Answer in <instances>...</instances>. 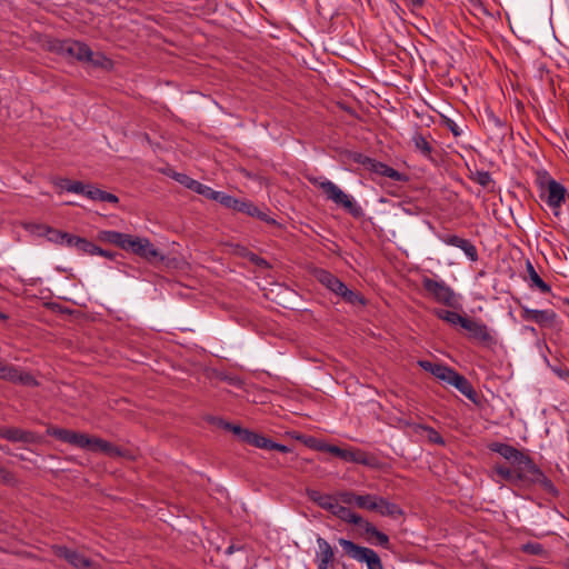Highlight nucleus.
<instances>
[{
    "instance_id": "obj_28",
    "label": "nucleus",
    "mask_w": 569,
    "mask_h": 569,
    "mask_svg": "<svg viewBox=\"0 0 569 569\" xmlns=\"http://www.w3.org/2000/svg\"><path fill=\"white\" fill-rule=\"evenodd\" d=\"M485 114L487 118V124L493 129H497V136L499 138H503L508 130L506 122L496 116L490 109H486Z\"/></svg>"
},
{
    "instance_id": "obj_49",
    "label": "nucleus",
    "mask_w": 569,
    "mask_h": 569,
    "mask_svg": "<svg viewBox=\"0 0 569 569\" xmlns=\"http://www.w3.org/2000/svg\"><path fill=\"white\" fill-rule=\"evenodd\" d=\"M445 126L451 131L455 137L461 136L462 131L459 126L450 118L443 119Z\"/></svg>"
},
{
    "instance_id": "obj_22",
    "label": "nucleus",
    "mask_w": 569,
    "mask_h": 569,
    "mask_svg": "<svg viewBox=\"0 0 569 569\" xmlns=\"http://www.w3.org/2000/svg\"><path fill=\"white\" fill-rule=\"evenodd\" d=\"M128 233H122L113 230H101L98 232V240L102 242H108L114 244L121 249L126 248V241L128 239Z\"/></svg>"
},
{
    "instance_id": "obj_20",
    "label": "nucleus",
    "mask_w": 569,
    "mask_h": 569,
    "mask_svg": "<svg viewBox=\"0 0 569 569\" xmlns=\"http://www.w3.org/2000/svg\"><path fill=\"white\" fill-rule=\"evenodd\" d=\"M333 516L339 518L340 520L356 525L358 527H362L366 520L358 513L353 512L350 508L339 505L338 501L335 503L333 509L331 511Z\"/></svg>"
},
{
    "instance_id": "obj_9",
    "label": "nucleus",
    "mask_w": 569,
    "mask_h": 569,
    "mask_svg": "<svg viewBox=\"0 0 569 569\" xmlns=\"http://www.w3.org/2000/svg\"><path fill=\"white\" fill-rule=\"evenodd\" d=\"M337 457L343 461L362 465L373 469L380 467L379 459L375 455L368 453L361 449L340 448Z\"/></svg>"
},
{
    "instance_id": "obj_11",
    "label": "nucleus",
    "mask_w": 569,
    "mask_h": 569,
    "mask_svg": "<svg viewBox=\"0 0 569 569\" xmlns=\"http://www.w3.org/2000/svg\"><path fill=\"white\" fill-rule=\"evenodd\" d=\"M318 549L315 553V563L317 569H329L333 568L336 563V555L331 545L322 537L318 536L317 539Z\"/></svg>"
},
{
    "instance_id": "obj_1",
    "label": "nucleus",
    "mask_w": 569,
    "mask_h": 569,
    "mask_svg": "<svg viewBox=\"0 0 569 569\" xmlns=\"http://www.w3.org/2000/svg\"><path fill=\"white\" fill-rule=\"evenodd\" d=\"M528 470L529 469L527 467L520 466H512V468H509L505 465H497L495 467L496 473L513 486H518L520 483L527 488L539 486L550 496H559V490L541 469H538L539 476L536 473L535 476H531Z\"/></svg>"
},
{
    "instance_id": "obj_61",
    "label": "nucleus",
    "mask_w": 569,
    "mask_h": 569,
    "mask_svg": "<svg viewBox=\"0 0 569 569\" xmlns=\"http://www.w3.org/2000/svg\"><path fill=\"white\" fill-rule=\"evenodd\" d=\"M420 366L432 373V370L436 366H438V363H433V362H430V361H420Z\"/></svg>"
},
{
    "instance_id": "obj_21",
    "label": "nucleus",
    "mask_w": 569,
    "mask_h": 569,
    "mask_svg": "<svg viewBox=\"0 0 569 569\" xmlns=\"http://www.w3.org/2000/svg\"><path fill=\"white\" fill-rule=\"evenodd\" d=\"M74 46L76 40L72 39H66V40H59L56 39L50 42L49 49L50 51L60 54L66 58H73L74 59Z\"/></svg>"
},
{
    "instance_id": "obj_25",
    "label": "nucleus",
    "mask_w": 569,
    "mask_h": 569,
    "mask_svg": "<svg viewBox=\"0 0 569 569\" xmlns=\"http://www.w3.org/2000/svg\"><path fill=\"white\" fill-rule=\"evenodd\" d=\"M307 496L312 502L317 503L320 508L329 511L330 513L337 502L332 496L323 495L318 490H308Z\"/></svg>"
},
{
    "instance_id": "obj_44",
    "label": "nucleus",
    "mask_w": 569,
    "mask_h": 569,
    "mask_svg": "<svg viewBox=\"0 0 569 569\" xmlns=\"http://www.w3.org/2000/svg\"><path fill=\"white\" fill-rule=\"evenodd\" d=\"M66 237H67V232H62V231L54 230V229H50L48 231V239L56 243L63 244Z\"/></svg>"
},
{
    "instance_id": "obj_4",
    "label": "nucleus",
    "mask_w": 569,
    "mask_h": 569,
    "mask_svg": "<svg viewBox=\"0 0 569 569\" xmlns=\"http://www.w3.org/2000/svg\"><path fill=\"white\" fill-rule=\"evenodd\" d=\"M422 288L436 302L453 309L460 307V296L445 281L423 277Z\"/></svg>"
},
{
    "instance_id": "obj_15",
    "label": "nucleus",
    "mask_w": 569,
    "mask_h": 569,
    "mask_svg": "<svg viewBox=\"0 0 569 569\" xmlns=\"http://www.w3.org/2000/svg\"><path fill=\"white\" fill-rule=\"evenodd\" d=\"M546 191H547V198H546L547 204L552 209L559 208L565 200V196L567 192L566 188L560 182L550 178L547 181Z\"/></svg>"
},
{
    "instance_id": "obj_52",
    "label": "nucleus",
    "mask_w": 569,
    "mask_h": 569,
    "mask_svg": "<svg viewBox=\"0 0 569 569\" xmlns=\"http://www.w3.org/2000/svg\"><path fill=\"white\" fill-rule=\"evenodd\" d=\"M221 380L228 382L229 385L231 386H234V387H239L242 385V381L239 377L237 376H231V375H224L221 377Z\"/></svg>"
},
{
    "instance_id": "obj_19",
    "label": "nucleus",
    "mask_w": 569,
    "mask_h": 569,
    "mask_svg": "<svg viewBox=\"0 0 569 569\" xmlns=\"http://www.w3.org/2000/svg\"><path fill=\"white\" fill-rule=\"evenodd\" d=\"M173 179L176 181H178L179 183H181L182 186L187 187L188 189L203 196L204 198L209 199L210 197V193L212 191V188H210L209 186H206L192 178H190L189 176L184 174V173H178L176 172L173 174Z\"/></svg>"
},
{
    "instance_id": "obj_26",
    "label": "nucleus",
    "mask_w": 569,
    "mask_h": 569,
    "mask_svg": "<svg viewBox=\"0 0 569 569\" xmlns=\"http://www.w3.org/2000/svg\"><path fill=\"white\" fill-rule=\"evenodd\" d=\"M526 269L528 272V278L530 280V287H537L542 293L551 292V287L541 279V277L538 274L535 267L529 260H527Z\"/></svg>"
},
{
    "instance_id": "obj_55",
    "label": "nucleus",
    "mask_w": 569,
    "mask_h": 569,
    "mask_svg": "<svg viewBox=\"0 0 569 569\" xmlns=\"http://www.w3.org/2000/svg\"><path fill=\"white\" fill-rule=\"evenodd\" d=\"M101 201L110 202V203H117V202H119V198L116 194H113V193L103 191L102 192V197H101Z\"/></svg>"
},
{
    "instance_id": "obj_57",
    "label": "nucleus",
    "mask_w": 569,
    "mask_h": 569,
    "mask_svg": "<svg viewBox=\"0 0 569 569\" xmlns=\"http://www.w3.org/2000/svg\"><path fill=\"white\" fill-rule=\"evenodd\" d=\"M257 213H258V207L252 201H249L244 214L254 217V214H257Z\"/></svg>"
},
{
    "instance_id": "obj_62",
    "label": "nucleus",
    "mask_w": 569,
    "mask_h": 569,
    "mask_svg": "<svg viewBox=\"0 0 569 569\" xmlns=\"http://www.w3.org/2000/svg\"><path fill=\"white\" fill-rule=\"evenodd\" d=\"M553 372L561 379L569 378V371L561 368H553Z\"/></svg>"
},
{
    "instance_id": "obj_58",
    "label": "nucleus",
    "mask_w": 569,
    "mask_h": 569,
    "mask_svg": "<svg viewBox=\"0 0 569 569\" xmlns=\"http://www.w3.org/2000/svg\"><path fill=\"white\" fill-rule=\"evenodd\" d=\"M450 312H451L450 310H445V309H436L435 310V315L437 316V318H439L443 321H447Z\"/></svg>"
},
{
    "instance_id": "obj_50",
    "label": "nucleus",
    "mask_w": 569,
    "mask_h": 569,
    "mask_svg": "<svg viewBox=\"0 0 569 569\" xmlns=\"http://www.w3.org/2000/svg\"><path fill=\"white\" fill-rule=\"evenodd\" d=\"M254 218L271 226L278 224L273 218H271L266 211L261 210L260 208H258V213L254 214Z\"/></svg>"
},
{
    "instance_id": "obj_51",
    "label": "nucleus",
    "mask_w": 569,
    "mask_h": 569,
    "mask_svg": "<svg viewBox=\"0 0 569 569\" xmlns=\"http://www.w3.org/2000/svg\"><path fill=\"white\" fill-rule=\"evenodd\" d=\"M267 450H277V451H280V452H283V453L291 452V449L289 447L282 445V443L274 442L271 439L269 441V446H268Z\"/></svg>"
},
{
    "instance_id": "obj_47",
    "label": "nucleus",
    "mask_w": 569,
    "mask_h": 569,
    "mask_svg": "<svg viewBox=\"0 0 569 569\" xmlns=\"http://www.w3.org/2000/svg\"><path fill=\"white\" fill-rule=\"evenodd\" d=\"M88 186L82 183L81 181H72L71 184L68 186V192L84 194Z\"/></svg>"
},
{
    "instance_id": "obj_5",
    "label": "nucleus",
    "mask_w": 569,
    "mask_h": 569,
    "mask_svg": "<svg viewBox=\"0 0 569 569\" xmlns=\"http://www.w3.org/2000/svg\"><path fill=\"white\" fill-rule=\"evenodd\" d=\"M338 542L346 556L360 563H366L368 569H383L382 561L375 550L345 538H339Z\"/></svg>"
},
{
    "instance_id": "obj_54",
    "label": "nucleus",
    "mask_w": 569,
    "mask_h": 569,
    "mask_svg": "<svg viewBox=\"0 0 569 569\" xmlns=\"http://www.w3.org/2000/svg\"><path fill=\"white\" fill-rule=\"evenodd\" d=\"M248 203H249V200H246V199H238V198H237V203L234 204L233 210H234V211H237V212L244 213V212H246V209H247Z\"/></svg>"
},
{
    "instance_id": "obj_29",
    "label": "nucleus",
    "mask_w": 569,
    "mask_h": 569,
    "mask_svg": "<svg viewBox=\"0 0 569 569\" xmlns=\"http://www.w3.org/2000/svg\"><path fill=\"white\" fill-rule=\"evenodd\" d=\"M270 438H267L258 432L248 430L244 435L242 442L260 449H268Z\"/></svg>"
},
{
    "instance_id": "obj_45",
    "label": "nucleus",
    "mask_w": 569,
    "mask_h": 569,
    "mask_svg": "<svg viewBox=\"0 0 569 569\" xmlns=\"http://www.w3.org/2000/svg\"><path fill=\"white\" fill-rule=\"evenodd\" d=\"M467 319H468V317H463L455 311H451L447 319V322L450 325H453V326L459 325L462 328L465 326V323L467 322Z\"/></svg>"
},
{
    "instance_id": "obj_34",
    "label": "nucleus",
    "mask_w": 569,
    "mask_h": 569,
    "mask_svg": "<svg viewBox=\"0 0 569 569\" xmlns=\"http://www.w3.org/2000/svg\"><path fill=\"white\" fill-rule=\"evenodd\" d=\"M378 499L379 497L376 495H360L357 498V507L365 510L375 511V509L377 508Z\"/></svg>"
},
{
    "instance_id": "obj_48",
    "label": "nucleus",
    "mask_w": 569,
    "mask_h": 569,
    "mask_svg": "<svg viewBox=\"0 0 569 569\" xmlns=\"http://www.w3.org/2000/svg\"><path fill=\"white\" fill-rule=\"evenodd\" d=\"M103 190L96 188L93 186H88L86 191V197L91 200H99L101 201Z\"/></svg>"
},
{
    "instance_id": "obj_46",
    "label": "nucleus",
    "mask_w": 569,
    "mask_h": 569,
    "mask_svg": "<svg viewBox=\"0 0 569 569\" xmlns=\"http://www.w3.org/2000/svg\"><path fill=\"white\" fill-rule=\"evenodd\" d=\"M360 495H357L352 491H343V492H340L339 498L346 505H356L357 506V498Z\"/></svg>"
},
{
    "instance_id": "obj_37",
    "label": "nucleus",
    "mask_w": 569,
    "mask_h": 569,
    "mask_svg": "<svg viewBox=\"0 0 569 569\" xmlns=\"http://www.w3.org/2000/svg\"><path fill=\"white\" fill-rule=\"evenodd\" d=\"M74 50V59L80 62H87L88 58L91 57V49L84 42L76 40Z\"/></svg>"
},
{
    "instance_id": "obj_8",
    "label": "nucleus",
    "mask_w": 569,
    "mask_h": 569,
    "mask_svg": "<svg viewBox=\"0 0 569 569\" xmlns=\"http://www.w3.org/2000/svg\"><path fill=\"white\" fill-rule=\"evenodd\" d=\"M123 250L131 251L149 262H153L156 260L162 261L164 259L161 252L148 238L133 237L129 234Z\"/></svg>"
},
{
    "instance_id": "obj_40",
    "label": "nucleus",
    "mask_w": 569,
    "mask_h": 569,
    "mask_svg": "<svg viewBox=\"0 0 569 569\" xmlns=\"http://www.w3.org/2000/svg\"><path fill=\"white\" fill-rule=\"evenodd\" d=\"M17 367L0 361V379L12 382Z\"/></svg>"
},
{
    "instance_id": "obj_13",
    "label": "nucleus",
    "mask_w": 569,
    "mask_h": 569,
    "mask_svg": "<svg viewBox=\"0 0 569 569\" xmlns=\"http://www.w3.org/2000/svg\"><path fill=\"white\" fill-rule=\"evenodd\" d=\"M440 239L446 244L461 249L471 261L478 260V250L470 240L463 239L457 234H445L441 236Z\"/></svg>"
},
{
    "instance_id": "obj_53",
    "label": "nucleus",
    "mask_w": 569,
    "mask_h": 569,
    "mask_svg": "<svg viewBox=\"0 0 569 569\" xmlns=\"http://www.w3.org/2000/svg\"><path fill=\"white\" fill-rule=\"evenodd\" d=\"M13 480V476L11 472L0 467V481L3 483H10Z\"/></svg>"
},
{
    "instance_id": "obj_63",
    "label": "nucleus",
    "mask_w": 569,
    "mask_h": 569,
    "mask_svg": "<svg viewBox=\"0 0 569 569\" xmlns=\"http://www.w3.org/2000/svg\"><path fill=\"white\" fill-rule=\"evenodd\" d=\"M71 180L69 179H60L58 182H57V186L62 189V190H66L68 191V186L71 184Z\"/></svg>"
},
{
    "instance_id": "obj_38",
    "label": "nucleus",
    "mask_w": 569,
    "mask_h": 569,
    "mask_svg": "<svg viewBox=\"0 0 569 569\" xmlns=\"http://www.w3.org/2000/svg\"><path fill=\"white\" fill-rule=\"evenodd\" d=\"M456 370L448 367V366H445V365H440L438 363V366H436L432 370V375L442 380V381H446L447 383H449L450 379H451V376L453 375Z\"/></svg>"
},
{
    "instance_id": "obj_3",
    "label": "nucleus",
    "mask_w": 569,
    "mask_h": 569,
    "mask_svg": "<svg viewBox=\"0 0 569 569\" xmlns=\"http://www.w3.org/2000/svg\"><path fill=\"white\" fill-rule=\"evenodd\" d=\"M308 180L312 186L320 188L328 200H331L336 204L341 206L353 218L360 219L365 216L362 207L355 202L351 196L343 192L332 181L323 179L321 177H310L308 178Z\"/></svg>"
},
{
    "instance_id": "obj_12",
    "label": "nucleus",
    "mask_w": 569,
    "mask_h": 569,
    "mask_svg": "<svg viewBox=\"0 0 569 569\" xmlns=\"http://www.w3.org/2000/svg\"><path fill=\"white\" fill-rule=\"evenodd\" d=\"M54 555L59 558L64 559L77 569H87L91 566V561L89 558L66 546H56Z\"/></svg>"
},
{
    "instance_id": "obj_2",
    "label": "nucleus",
    "mask_w": 569,
    "mask_h": 569,
    "mask_svg": "<svg viewBox=\"0 0 569 569\" xmlns=\"http://www.w3.org/2000/svg\"><path fill=\"white\" fill-rule=\"evenodd\" d=\"M48 433L62 442L81 449H88L93 452H103L111 457L121 456V450L117 446L101 438L90 437L87 433L64 428H52L48 430Z\"/></svg>"
},
{
    "instance_id": "obj_43",
    "label": "nucleus",
    "mask_w": 569,
    "mask_h": 569,
    "mask_svg": "<svg viewBox=\"0 0 569 569\" xmlns=\"http://www.w3.org/2000/svg\"><path fill=\"white\" fill-rule=\"evenodd\" d=\"M423 429L428 432L429 441L437 443V445H441V446L445 445V440H443L442 436L437 430H435L431 427H425Z\"/></svg>"
},
{
    "instance_id": "obj_41",
    "label": "nucleus",
    "mask_w": 569,
    "mask_h": 569,
    "mask_svg": "<svg viewBox=\"0 0 569 569\" xmlns=\"http://www.w3.org/2000/svg\"><path fill=\"white\" fill-rule=\"evenodd\" d=\"M327 442H325L323 440H320L318 438H315V437H308L306 440H305V445L307 447H309L310 449H313L316 451H320V452H323L325 451V446H326Z\"/></svg>"
},
{
    "instance_id": "obj_30",
    "label": "nucleus",
    "mask_w": 569,
    "mask_h": 569,
    "mask_svg": "<svg viewBox=\"0 0 569 569\" xmlns=\"http://www.w3.org/2000/svg\"><path fill=\"white\" fill-rule=\"evenodd\" d=\"M86 63H90L93 67L101 68L104 70H110L113 67V62L111 59L106 57L102 52H93L91 50V57L88 58Z\"/></svg>"
},
{
    "instance_id": "obj_6",
    "label": "nucleus",
    "mask_w": 569,
    "mask_h": 569,
    "mask_svg": "<svg viewBox=\"0 0 569 569\" xmlns=\"http://www.w3.org/2000/svg\"><path fill=\"white\" fill-rule=\"evenodd\" d=\"M488 448L492 452L499 453L512 466L527 467L531 476H535V473L539 476L538 469L540 468L535 463L532 458L516 447L502 442H492Z\"/></svg>"
},
{
    "instance_id": "obj_35",
    "label": "nucleus",
    "mask_w": 569,
    "mask_h": 569,
    "mask_svg": "<svg viewBox=\"0 0 569 569\" xmlns=\"http://www.w3.org/2000/svg\"><path fill=\"white\" fill-rule=\"evenodd\" d=\"M77 243H79L77 246L78 251L82 253H88L90 256L102 253V248L96 246L93 242L87 240L86 238L78 239Z\"/></svg>"
},
{
    "instance_id": "obj_32",
    "label": "nucleus",
    "mask_w": 569,
    "mask_h": 569,
    "mask_svg": "<svg viewBox=\"0 0 569 569\" xmlns=\"http://www.w3.org/2000/svg\"><path fill=\"white\" fill-rule=\"evenodd\" d=\"M209 199L214 200V201L219 202L221 206H223L224 208L232 209V210L234 208V204L237 203V198H234L230 194H227L224 192H221V191H216L213 189L210 193Z\"/></svg>"
},
{
    "instance_id": "obj_39",
    "label": "nucleus",
    "mask_w": 569,
    "mask_h": 569,
    "mask_svg": "<svg viewBox=\"0 0 569 569\" xmlns=\"http://www.w3.org/2000/svg\"><path fill=\"white\" fill-rule=\"evenodd\" d=\"M521 550L528 555L535 556H545L547 552L541 543L538 542H527L522 545Z\"/></svg>"
},
{
    "instance_id": "obj_59",
    "label": "nucleus",
    "mask_w": 569,
    "mask_h": 569,
    "mask_svg": "<svg viewBox=\"0 0 569 569\" xmlns=\"http://www.w3.org/2000/svg\"><path fill=\"white\" fill-rule=\"evenodd\" d=\"M251 261L254 262L259 267H263V268H268L269 267V263L267 262L266 259H263L261 257H258L256 254H253V257L251 258Z\"/></svg>"
},
{
    "instance_id": "obj_16",
    "label": "nucleus",
    "mask_w": 569,
    "mask_h": 569,
    "mask_svg": "<svg viewBox=\"0 0 569 569\" xmlns=\"http://www.w3.org/2000/svg\"><path fill=\"white\" fill-rule=\"evenodd\" d=\"M462 328L469 331L472 339H476L485 345H491L495 342L493 337L490 335L489 329L485 323L468 318Z\"/></svg>"
},
{
    "instance_id": "obj_60",
    "label": "nucleus",
    "mask_w": 569,
    "mask_h": 569,
    "mask_svg": "<svg viewBox=\"0 0 569 569\" xmlns=\"http://www.w3.org/2000/svg\"><path fill=\"white\" fill-rule=\"evenodd\" d=\"M339 450H340V447L335 446V445H330V443H326L323 452H329V453H331V455L337 457Z\"/></svg>"
},
{
    "instance_id": "obj_18",
    "label": "nucleus",
    "mask_w": 569,
    "mask_h": 569,
    "mask_svg": "<svg viewBox=\"0 0 569 569\" xmlns=\"http://www.w3.org/2000/svg\"><path fill=\"white\" fill-rule=\"evenodd\" d=\"M317 280L323 284L327 289L336 293L340 295V291L345 288V283L333 276L331 272L325 269H317L315 272Z\"/></svg>"
},
{
    "instance_id": "obj_56",
    "label": "nucleus",
    "mask_w": 569,
    "mask_h": 569,
    "mask_svg": "<svg viewBox=\"0 0 569 569\" xmlns=\"http://www.w3.org/2000/svg\"><path fill=\"white\" fill-rule=\"evenodd\" d=\"M78 239H81V237H77V236H72L70 233H67V237L64 238V243L67 247H74L77 248V246L79 243H77V240Z\"/></svg>"
},
{
    "instance_id": "obj_7",
    "label": "nucleus",
    "mask_w": 569,
    "mask_h": 569,
    "mask_svg": "<svg viewBox=\"0 0 569 569\" xmlns=\"http://www.w3.org/2000/svg\"><path fill=\"white\" fill-rule=\"evenodd\" d=\"M349 159L356 163L361 164L365 169L370 172L377 173L382 177H388L395 181L407 182L409 180L406 173L399 172L390 166L365 156L360 152H350Z\"/></svg>"
},
{
    "instance_id": "obj_31",
    "label": "nucleus",
    "mask_w": 569,
    "mask_h": 569,
    "mask_svg": "<svg viewBox=\"0 0 569 569\" xmlns=\"http://www.w3.org/2000/svg\"><path fill=\"white\" fill-rule=\"evenodd\" d=\"M339 297H341L343 299V301H346L347 303H350L352 306H356V305L365 306L366 305V300H365L363 296H361L357 291L349 289L347 286H345V288L340 291Z\"/></svg>"
},
{
    "instance_id": "obj_64",
    "label": "nucleus",
    "mask_w": 569,
    "mask_h": 569,
    "mask_svg": "<svg viewBox=\"0 0 569 569\" xmlns=\"http://www.w3.org/2000/svg\"><path fill=\"white\" fill-rule=\"evenodd\" d=\"M99 256H102V257H106L108 259H113L116 253L114 252H111V251H108V250H103L102 249V253H98Z\"/></svg>"
},
{
    "instance_id": "obj_42",
    "label": "nucleus",
    "mask_w": 569,
    "mask_h": 569,
    "mask_svg": "<svg viewBox=\"0 0 569 569\" xmlns=\"http://www.w3.org/2000/svg\"><path fill=\"white\" fill-rule=\"evenodd\" d=\"M473 179L483 188L489 187V184L492 182L491 176L488 171H477Z\"/></svg>"
},
{
    "instance_id": "obj_10",
    "label": "nucleus",
    "mask_w": 569,
    "mask_h": 569,
    "mask_svg": "<svg viewBox=\"0 0 569 569\" xmlns=\"http://www.w3.org/2000/svg\"><path fill=\"white\" fill-rule=\"evenodd\" d=\"M521 318L525 321H533L540 327L552 328L557 320V313L551 309L537 310L520 305Z\"/></svg>"
},
{
    "instance_id": "obj_24",
    "label": "nucleus",
    "mask_w": 569,
    "mask_h": 569,
    "mask_svg": "<svg viewBox=\"0 0 569 569\" xmlns=\"http://www.w3.org/2000/svg\"><path fill=\"white\" fill-rule=\"evenodd\" d=\"M375 511L383 517L391 518H398L403 515L402 509L397 503L390 502L382 497H379Z\"/></svg>"
},
{
    "instance_id": "obj_33",
    "label": "nucleus",
    "mask_w": 569,
    "mask_h": 569,
    "mask_svg": "<svg viewBox=\"0 0 569 569\" xmlns=\"http://www.w3.org/2000/svg\"><path fill=\"white\" fill-rule=\"evenodd\" d=\"M12 383L28 386V387H37L39 382L36 378L29 372L20 371L18 368L16 369Z\"/></svg>"
},
{
    "instance_id": "obj_14",
    "label": "nucleus",
    "mask_w": 569,
    "mask_h": 569,
    "mask_svg": "<svg viewBox=\"0 0 569 569\" xmlns=\"http://www.w3.org/2000/svg\"><path fill=\"white\" fill-rule=\"evenodd\" d=\"M0 438H3L11 442L33 443L37 440V436L32 431L22 430L16 427H2L0 428Z\"/></svg>"
},
{
    "instance_id": "obj_23",
    "label": "nucleus",
    "mask_w": 569,
    "mask_h": 569,
    "mask_svg": "<svg viewBox=\"0 0 569 569\" xmlns=\"http://www.w3.org/2000/svg\"><path fill=\"white\" fill-rule=\"evenodd\" d=\"M361 529H363L365 533L368 535V538L367 540L369 542H371V538H375L376 539V543L386 548V549H389L390 548V541H389V537L382 532V531H379L371 522H369L368 520H366V522L363 523V526L361 527Z\"/></svg>"
},
{
    "instance_id": "obj_27",
    "label": "nucleus",
    "mask_w": 569,
    "mask_h": 569,
    "mask_svg": "<svg viewBox=\"0 0 569 569\" xmlns=\"http://www.w3.org/2000/svg\"><path fill=\"white\" fill-rule=\"evenodd\" d=\"M411 141L417 151H419L423 157L431 159L433 150L432 146L421 132L416 131L411 138Z\"/></svg>"
},
{
    "instance_id": "obj_36",
    "label": "nucleus",
    "mask_w": 569,
    "mask_h": 569,
    "mask_svg": "<svg viewBox=\"0 0 569 569\" xmlns=\"http://www.w3.org/2000/svg\"><path fill=\"white\" fill-rule=\"evenodd\" d=\"M218 426L223 428L227 431L232 432L240 441L243 440L244 435L249 429L242 428L241 426L233 425L231 422L224 421L222 419L219 420Z\"/></svg>"
},
{
    "instance_id": "obj_17",
    "label": "nucleus",
    "mask_w": 569,
    "mask_h": 569,
    "mask_svg": "<svg viewBox=\"0 0 569 569\" xmlns=\"http://www.w3.org/2000/svg\"><path fill=\"white\" fill-rule=\"evenodd\" d=\"M449 385L457 388L463 396H466L473 403H478V393L470 383V381L459 372L455 371L451 376Z\"/></svg>"
}]
</instances>
